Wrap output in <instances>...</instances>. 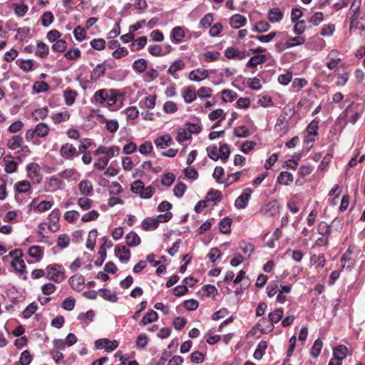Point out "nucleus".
<instances>
[{"mask_svg": "<svg viewBox=\"0 0 365 365\" xmlns=\"http://www.w3.org/2000/svg\"><path fill=\"white\" fill-rule=\"evenodd\" d=\"M267 349V342L266 341H261L255 351L254 358L256 360H260L264 354H265V351Z\"/></svg>", "mask_w": 365, "mask_h": 365, "instance_id": "obj_25", "label": "nucleus"}, {"mask_svg": "<svg viewBox=\"0 0 365 365\" xmlns=\"http://www.w3.org/2000/svg\"><path fill=\"white\" fill-rule=\"evenodd\" d=\"M322 346V341L320 339H316L311 349V356L314 358H317L320 354Z\"/></svg>", "mask_w": 365, "mask_h": 365, "instance_id": "obj_44", "label": "nucleus"}, {"mask_svg": "<svg viewBox=\"0 0 365 365\" xmlns=\"http://www.w3.org/2000/svg\"><path fill=\"white\" fill-rule=\"evenodd\" d=\"M58 175L62 178L73 180L75 181L78 180L81 177V174L73 168L66 169L65 170L60 172Z\"/></svg>", "mask_w": 365, "mask_h": 365, "instance_id": "obj_13", "label": "nucleus"}, {"mask_svg": "<svg viewBox=\"0 0 365 365\" xmlns=\"http://www.w3.org/2000/svg\"><path fill=\"white\" fill-rule=\"evenodd\" d=\"M266 59V56L264 54L255 55L249 60L247 66L255 68L257 65L264 63Z\"/></svg>", "mask_w": 365, "mask_h": 365, "instance_id": "obj_26", "label": "nucleus"}, {"mask_svg": "<svg viewBox=\"0 0 365 365\" xmlns=\"http://www.w3.org/2000/svg\"><path fill=\"white\" fill-rule=\"evenodd\" d=\"M98 237V232L96 230H91L88 236L86 242V247L90 250H93Z\"/></svg>", "mask_w": 365, "mask_h": 365, "instance_id": "obj_30", "label": "nucleus"}, {"mask_svg": "<svg viewBox=\"0 0 365 365\" xmlns=\"http://www.w3.org/2000/svg\"><path fill=\"white\" fill-rule=\"evenodd\" d=\"M310 262L312 264H317V267H323L324 266L326 259L324 255L322 254L319 255H313L311 257Z\"/></svg>", "mask_w": 365, "mask_h": 365, "instance_id": "obj_56", "label": "nucleus"}, {"mask_svg": "<svg viewBox=\"0 0 365 365\" xmlns=\"http://www.w3.org/2000/svg\"><path fill=\"white\" fill-rule=\"evenodd\" d=\"M218 152H219L220 159L223 162L227 161V160L229 158L230 154V148H229L228 145L225 144V143L220 145Z\"/></svg>", "mask_w": 365, "mask_h": 365, "instance_id": "obj_41", "label": "nucleus"}, {"mask_svg": "<svg viewBox=\"0 0 365 365\" xmlns=\"http://www.w3.org/2000/svg\"><path fill=\"white\" fill-rule=\"evenodd\" d=\"M37 310V304L35 302L31 303L24 310L22 314L25 319L30 318Z\"/></svg>", "mask_w": 365, "mask_h": 365, "instance_id": "obj_55", "label": "nucleus"}, {"mask_svg": "<svg viewBox=\"0 0 365 365\" xmlns=\"http://www.w3.org/2000/svg\"><path fill=\"white\" fill-rule=\"evenodd\" d=\"M361 6V0H354L350 9H349V14L350 16V29H353V24L355 20L359 17L360 9Z\"/></svg>", "mask_w": 365, "mask_h": 365, "instance_id": "obj_6", "label": "nucleus"}, {"mask_svg": "<svg viewBox=\"0 0 365 365\" xmlns=\"http://www.w3.org/2000/svg\"><path fill=\"white\" fill-rule=\"evenodd\" d=\"M292 181L293 176L290 173L287 171L281 172L277 177V182L279 184L289 185Z\"/></svg>", "mask_w": 365, "mask_h": 365, "instance_id": "obj_32", "label": "nucleus"}, {"mask_svg": "<svg viewBox=\"0 0 365 365\" xmlns=\"http://www.w3.org/2000/svg\"><path fill=\"white\" fill-rule=\"evenodd\" d=\"M284 16L283 12L279 7L271 9L268 12V19L271 22H279Z\"/></svg>", "mask_w": 365, "mask_h": 365, "instance_id": "obj_18", "label": "nucleus"}, {"mask_svg": "<svg viewBox=\"0 0 365 365\" xmlns=\"http://www.w3.org/2000/svg\"><path fill=\"white\" fill-rule=\"evenodd\" d=\"M234 134L238 138H246L250 135V132L247 127L240 126L235 128Z\"/></svg>", "mask_w": 365, "mask_h": 365, "instance_id": "obj_61", "label": "nucleus"}, {"mask_svg": "<svg viewBox=\"0 0 365 365\" xmlns=\"http://www.w3.org/2000/svg\"><path fill=\"white\" fill-rule=\"evenodd\" d=\"M208 157L214 161L220 159L218 149L216 145L208 146L207 148Z\"/></svg>", "mask_w": 365, "mask_h": 365, "instance_id": "obj_62", "label": "nucleus"}, {"mask_svg": "<svg viewBox=\"0 0 365 365\" xmlns=\"http://www.w3.org/2000/svg\"><path fill=\"white\" fill-rule=\"evenodd\" d=\"M59 153L62 158L69 160H72L74 158L79 155V152L77 149L68 143L61 145Z\"/></svg>", "mask_w": 365, "mask_h": 365, "instance_id": "obj_3", "label": "nucleus"}, {"mask_svg": "<svg viewBox=\"0 0 365 365\" xmlns=\"http://www.w3.org/2000/svg\"><path fill=\"white\" fill-rule=\"evenodd\" d=\"M149 52L153 56H164L170 52V47H150Z\"/></svg>", "mask_w": 365, "mask_h": 365, "instance_id": "obj_37", "label": "nucleus"}, {"mask_svg": "<svg viewBox=\"0 0 365 365\" xmlns=\"http://www.w3.org/2000/svg\"><path fill=\"white\" fill-rule=\"evenodd\" d=\"M78 187L81 195L89 197L93 195V186L89 180H81Z\"/></svg>", "mask_w": 365, "mask_h": 365, "instance_id": "obj_8", "label": "nucleus"}, {"mask_svg": "<svg viewBox=\"0 0 365 365\" xmlns=\"http://www.w3.org/2000/svg\"><path fill=\"white\" fill-rule=\"evenodd\" d=\"M101 292H102V297L111 302H116L118 300V297L115 294L112 293L109 289H101Z\"/></svg>", "mask_w": 365, "mask_h": 365, "instance_id": "obj_57", "label": "nucleus"}, {"mask_svg": "<svg viewBox=\"0 0 365 365\" xmlns=\"http://www.w3.org/2000/svg\"><path fill=\"white\" fill-rule=\"evenodd\" d=\"M98 217V212L93 210L83 215V216L81 217V221L83 222H88L97 220Z\"/></svg>", "mask_w": 365, "mask_h": 365, "instance_id": "obj_50", "label": "nucleus"}, {"mask_svg": "<svg viewBox=\"0 0 365 365\" xmlns=\"http://www.w3.org/2000/svg\"><path fill=\"white\" fill-rule=\"evenodd\" d=\"M206 199L207 201H213L216 204L222 200L221 192L217 190H211L207 194Z\"/></svg>", "mask_w": 365, "mask_h": 365, "instance_id": "obj_39", "label": "nucleus"}, {"mask_svg": "<svg viewBox=\"0 0 365 365\" xmlns=\"http://www.w3.org/2000/svg\"><path fill=\"white\" fill-rule=\"evenodd\" d=\"M158 319V314L153 310H150L147 312L143 317L140 323L143 325H145L149 323H152L153 322L157 321Z\"/></svg>", "mask_w": 365, "mask_h": 365, "instance_id": "obj_35", "label": "nucleus"}, {"mask_svg": "<svg viewBox=\"0 0 365 365\" xmlns=\"http://www.w3.org/2000/svg\"><path fill=\"white\" fill-rule=\"evenodd\" d=\"M348 349L344 345H339L333 349V356L337 360H342L347 355Z\"/></svg>", "mask_w": 365, "mask_h": 365, "instance_id": "obj_20", "label": "nucleus"}, {"mask_svg": "<svg viewBox=\"0 0 365 365\" xmlns=\"http://www.w3.org/2000/svg\"><path fill=\"white\" fill-rule=\"evenodd\" d=\"M250 55V52L245 50H240L238 47H228L225 51V56L227 58L241 60Z\"/></svg>", "mask_w": 365, "mask_h": 365, "instance_id": "obj_4", "label": "nucleus"}, {"mask_svg": "<svg viewBox=\"0 0 365 365\" xmlns=\"http://www.w3.org/2000/svg\"><path fill=\"white\" fill-rule=\"evenodd\" d=\"M172 143L173 139L169 135H161L154 140L155 145L160 149H165L169 147L171 145Z\"/></svg>", "mask_w": 365, "mask_h": 365, "instance_id": "obj_11", "label": "nucleus"}, {"mask_svg": "<svg viewBox=\"0 0 365 365\" xmlns=\"http://www.w3.org/2000/svg\"><path fill=\"white\" fill-rule=\"evenodd\" d=\"M34 91L37 93L47 91L49 89V86L45 81H36L33 85Z\"/></svg>", "mask_w": 365, "mask_h": 365, "instance_id": "obj_52", "label": "nucleus"}, {"mask_svg": "<svg viewBox=\"0 0 365 365\" xmlns=\"http://www.w3.org/2000/svg\"><path fill=\"white\" fill-rule=\"evenodd\" d=\"M63 96L65 98L66 104L70 106L74 103L77 93L71 88H67L63 92Z\"/></svg>", "mask_w": 365, "mask_h": 365, "instance_id": "obj_29", "label": "nucleus"}, {"mask_svg": "<svg viewBox=\"0 0 365 365\" xmlns=\"http://www.w3.org/2000/svg\"><path fill=\"white\" fill-rule=\"evenodd\" d=\"M80 214L76 210H69L64 213V220L70 223H74L78 218Z\"/></svg>", "mask_w": 365, "mask_h": 365, "instance_id": "obj_51", "label": "nucleus"}, {"mask_svg": "<svg viewBox=\"0 0 365 365\" xmlns=\"http://www.w3.org/2000/svg\"><path fill=\"white\" fill-rule=\"evenodd\" d=\"M208 76V71L205 69H197L190 73V79L193 81H201Z\"/></svg>", "mask_w": 365, "mask_h": 365, "instance_id": "obj_17", "label": "nucleus"}, {"mask_svg": "<svg viewBox=\"0 0 365 365\" xmlns=\"http://www.w3.org/2000/svg\"><path fill=\"white\" fill-rule=\"evenodd\" d=\"M106 67L104 64L100 63L93 70L91 74V80L97 81L101 76L105 74Z\"/></svg>", "mask_w": 365, "mask_h": 365, "instance_id": "obj_21", "label": "nucleus"}, {"mask_svg": "<svg viewBox=\"0 0 365 365\" xmlns=\"http://www.w3.org/2000/svg\"><path fill=\"white\" fill-rule=\"evenodd\" d=\"M184 125L185 126L186 129L189 130L191 135L197 134L200 133L202 129V125L200 122L196 123H186L184 124Z\"/></svg>", "mask_w": 365, "mask_h": 365, "instance_id": "obj_46", "label": "nucleus"}, {"mask_svg": "<svg viewBox=\"0 0 365 365\" xmlns=\"http://www.w3.org/2000/svg\"><path fill=\"white\" fill-rule=\"evenodd\" d=\"M55 51L63 52L65 51L64 56L68 60H75L78 58L81 55V51L78 48H73L68 51L64 49L65 47H53Z\"/></svg>", "mask_w": 365, "mask_h": 365, "instance_id": "obj_9", "label": "nucleus"}, {"mask_svg": "<svg viewBox=\"0 0 365 365\" xmlns=\"http://www.w3.org/2000/svg\"><path fill=\"white\" fill-rule=\"evenodd\" d=\"M70 113L68 111L65 110L63 112L52 113L51 119L55 124L60 123L63 121H66L70 118Z\"/></svg>", "mask_w": 365, "mask_h": 365, "instance_id": "obj_24", "label": "nucleus"}, {"mask_svg": "<svg viewBox=\"0 0 365 365\" xmlns=\"http://www.w3.org/2000/svg\"><path fill=\"white\" fill-rule=\"evenodd\" d=\"M220 53L218 51H207L200 55V58L207 62H212L218 59Z\"/></svg>", "mask_w": 365, "mask_h": 365, "instance_id": "obj_42", "label": "nucleus"}, {"mask_svg": "<svg viewBox=\"0 0 365 365\" xmlns=\"http://www.w3.org/2000/svg\"><path fill=\"white\" fill-rule=\"evenodd\" d=\"M15 188L19 193H26L31 189V184L27 180H21L15 184Z\"/></svg>", "mask_w": 365, "mask_h": 365, "instance_id": "obj_43", "label": "nucleus"}, {"mask_svg": "<svg viewBox=\"0 0 365 365\" xmlns=\"http://www.w3.org/2000/svg\"><path fill=\"white\" fill-rule=\"evenodd\" d=\"M108 93L106 90L100 89L95 93L93 98L96 103H103L108 99Z\"/></svg>", "mask_w": 365, "mask_h": 365, "instance_id": "obj_47", "label": "nucleus"}, {"mask_svg": "<svg viewBox=\"0 0 365 365\" xmlns=\"http://www.w3.org/2000/svg\"><path fill=\"white\" fill-rule=\"evenodd\" d=\"M49 133V127L45 123H38L34 129H29L26 132V139L27 141H31L35 135L38 138H45Z\"/></svg>", "mask_w": 365, "mask_h": 365, "instance_id": "obj_2", "label": "nucleus"}, {"mask_svg": "<svg viewBox=\"0 0 365 365\" xmlns=\"http://www.w3.org/2000/svg\"><path fill=\"white\" fill-rule=\"evenodd\" d=\"M48 114V109L46 107L36 109L31 114L33 118L38 121L44 120Z\"/></svg>", "mask_w": 365, "mask_h": 365, "instance_id": "obj_33", "label": "nucleus"}, {"mask_svg": "<svg viewBox=\"0 0 365 365\" xmlns=\"http://www.w3.org/2000/svg\"><path fill=\"white\" fill-rule=\"evenodd\" d=\"M32 356L28 350L24 351L20 356L19 362L21 365H29L31 362Z\"/></svg>", "mask_w": 365, "mask_h": 365, "instance_id": "obj_64", "label": "nucleus"}, {"mask_svg": "<svg viewBox=\"0 0 365 365\" xmlns=\"http://www.w3.org/2000/svg\"><path fill=\"white\" fill-rule=\"evenodd\" d=\"M192 138V135L187 130L185 125L183 127L180 128L178 130L177 140L179 143H182L184 141L190 140Z\"/></svg>", "mask_w": 365, "mask_h": 365, "instance_id": "obj_28", "label": "nucleus"}, {"mask_svg": "<svg viewBox=\"0 0 365 365\" xmlns=\"http://www.w3.org/2000/svg\"><path fill=\"white\" fill-rule=\"evenodd\" d=\"M125 242L129 247H136L140 245V238L135 232H130L125 236Z\"/></svg>", "mask_w": 365, "mask_h": 365, "instance_id": "obj_22", "label": "nucleus"}, {"mask_svg": "<svg viewBox=\"0 0 365 365\" xmlns=\"http://www.w3.org/2000/svg\"><path fill=\"white\" fill-rule=\"evenodd\" d=\"M247 22L246 18L240 14H235L230 19V26L234 29H240Z\"/></svg>", "mask_w": 365, "mask_h": 365, "instance_id": "obj_15", "label": "nucleus"}, {"mask_svg": "<svg viewBox=\"0 0 365 365\" xmlns=\"http://www.w3.org/2000/svg\"><path fill=\"white\" fill-rule=\"evenodd\" d=\"M11 264L12 267L19 273V276L22 277L23 279L26 280L27 279L26 264L23 259V257L17 260H12Z\"/></svg>", "mask_w": 365, "mask_h": 365, "instance_id": "obj_7", "label": "nucleus"}, {"mask_svg": "<svg viewBox=\"0 0 365 365\" xmlns=\"http://www.w3.org/2000/svg\"><path fill=\"white\" fill-rule=\"evenodd\" d=\"M208 118L210 120H215L216 119H220V120H222L225 118V113L222 109H216L211 112L208 115Z\"/></svg>", "mask_w": 365, "mask_h": 365, "instance_id": "obj_58", "label": "nucleus"}, {"mask_svg": "<svg viewBox=\"0 0 365 365\" xmlns=\"http://www.w3.org/2000/svg\"><path fill=\"white\" fill-rule=\"evenodd\" d=\"M68 282L72 288L80 290L84 284V277L82 275L75 274L69 278Z\"/></svg>", "mask_w": 365, "mask_h": 365, "instance_id": "obj_16", "label": "nucleus"}, {"mask_svg": "<svg viewBox=\"0 0 365 365\" xmlns=\"http://www.w3.org/2000/svg\"><path fill=\"white\" fill-rule=\"evenodd\" d=\"M182 96L184 101L187 103L193 102L197 98V93L195 89L192 87L184 88L182 90Z\"/></svg>", "mask_w": 365, "mask_h": 365, "instance_id": "obj_14", "label": "nucleus"}, {"mask_svg": "<svg viewBox=\"0 0 365 365\" xmlns=\"http://www.w3.org/2000/svg\"><path fill=\"white\" fill-rule=\"evenodd\" d=\"M237 98V93L232 90H224L222 92V99L224 102H232Z\"/></svg>", "mask_w": 365, "mask_h": 365, "instance_id": "obj_48", "label": "nucleus"}, {"mask_svg": "<svg viewBox=\"0 0 365 365\" xmlns=\"http://www.w3.org/2000/svg\"><path fill=\"white\" fill-rule=\"evenodd\" d=\"M79 142L81 144L78 146V152L80 153H84L86 150L89 148L93 144V141L91 138H83L79 140Z\"/></svg>", "mask_w": 365, "mask_h": 365, "instance_id": "obj_60", "label": "nucleus"}, {"mask_svg": "<svg viewBox=\"0 0 365 365\" xmlns=\"http://www.w3.org/2000/svg\"><path fill=\"white\" fill-rule=\"evenodd\" d=\"M185 67V63L181 60L175 61L168 68V73L174 75L177 71L182 70Z\"/></svg>", "mask_w": 365, "mask_h": 365, "instance_id": "obj_54", "label": "nucleus"}, {"mask_svg": "<svg viewBox=\"0 0 365 365\" xmlns=\"http://www.w3.org/2000/svg\"><path fill=\"white\" fill-rule=\"evenodd\" d=\"M142 228L144 230H155L159 225V220L156 218L147 217L142 222Z\"/></svg>", "mask_w": 365, "mask_h": 365, "instance_id": "obj_19", "label": "nucleus"}, {"mask_svg": "<svg viewBox=\"0 0 365 365\" xmlns=\"http://www.w3.org/2000/svg\"><path fill=\"white\" fill-rule=\"evenodd\" d=\"M52 205H53V202H52L46 201V200H43V201L40 202L34 207V210L38 211V212H43L47 211L49 209H51Z\"/></svg>", "mask_w": 365, "mask_h": 365, "instance_id": "obj_59", "label": "nucleus"}, {"mask_svg": "<svg viewBox=\"0 0 365 365\" xmlns=\"http://www.w3.org/2000/svg\"><path fill=\"white\" fill-rule=\"evenodd\" d=\"M283 314V309L278 308L269 314V318L272 323H277L282 319Z\"/></svg>", "mask_w": 365, "mask_h": 365, "instance_id": "obj_45", "label": "nucleus"}, {"mask_svg": "<svg viewBox=\"0 0 365 365\" xmlns=\"http://www.w3.org/2000/svg\"><path fill=\"white\" fill-rule=\"evenodd\" d=\"M98 255V257L94 262V264L96 267H100L103 264V262L105 261V259L106 258V248L104 247L103 245H102L101 246V247L99 248Z\"/></svg>", "mask_w": 365, "mask_h": 365, "instance_id": "obj_53", "label": "nucleus"}, {"mask_svg": "<svg viewBox=\"0 0 365 365\" xmlns=\"http://www.w3.org/2000/svg\"><path fill=\"white\" fill-rule=\"evenodd\" d=\"M23 141L24 140L22 136L19 135H14L11 139L8 140L7 146L11 150H16L21 147Z\"/></svg>", "mask_w": 365, "mask_h": 365, "instance_id": "obj_23", "label": "nucleus"}, {"mask_svg": "<svg viewBox=\"0 0 365 365\" xmlns=\"http://www.w3.org/2000/svg\"><path fill=\"white\" fill-rule=\"evenodd\" d=\"M185 33L183 28L180 26H176L173 29L171 32V39L174 43H180L182 42L183 38H185Z\"/></svg>", "mask_w": 365, "mask_h": 365, "instance_id": "obj_12", "label": "nucleus"}, {"mask_svg": "<svg viewBox=\"0 0 365 365\" xmlns=\"http://www.w3.org/2000/svg\"><path fill=\"white\" fill-rule=\"evenodd\" d=\"M70 243V237L68 235H61L57 240V245L61 248H66Z\"/></svg>", "mask_w": 365, "mask_h": 365, "instance_id": "obj_63", "label": "nucleus"}, {"mask_svg": "<svg viewBox=\"0 0 365 365\" xmlns=\"http://www.w3.org/2000/svg\"><path fill=\"white\" fill-rule=\"evenodd\" d=\"M46 277L48 279L52 280L56 283H60L66 278L63 267L58 264H52L46 267Z\"/></svg>", "mask_w": 365, "mask_h": 365, "instance_id": "obj_1", "label": "nucleus"}, {"mask_svg": "<svg viewBox=\"0 0 365 365\" xmlns=\"http://www.w3.org/2000/svg\"><path fill=\"white\" fill-rule=\"evenodd\" d=\"M232 220L228 217H225L219 222L220 231L222 233L227 234L230 232Z\"/></svg>", "mask_w": 365, "mask_h": 365, "instance_id": "obj_36", "label": "nucleus"}, {"mask_svg": "<svg viewBox=\"0 0 365 365\" xmlns=\"http://www.w3.org/2000/svg\"><path fill=\"white\" fill-rule=\"evenodd\" d=\"M252 190L251 188H246L243 190L242 193L236 199L235 205L237 209H244L246 207L251 195Z\"/></svg>", "mask_w": 365, "mask_h": 365, "instance_id": "obj_5", "label": "nucleus"}, {"mask_svg": "<svg viewBox=\"0 0 365 365\" xmlns=\"http://www.w3.org/2000/svg\"><path fill=\"white\" fill-rule=\"evenodd\" d=\"M31 29L29 27L19 28L14 36L16 40L23 41L30 34Z\"/></svg>", "mask_w": 365, "mask_h": 365, "instance_id": "obj_38", "label": "nucleus"}, {"mask_svg": "<svg viewBox=\"0 0 365 365\" xmlns=\"http://www.w3.org/2000/svg\"><path fill=\"white\" fill-rule=\"evenodd\" d=\"M318 233L322 236H329L331 230L330 225L325 222H320L317 227Z\"/></svg>", "mask_w": 365, "mask_h": 365, "instance_id": "obj_49", "label": "nucleus"}, {"mask_svg": "<svg viewBox=\"0 0 365 365\" xmlns=\"http://www.w3.org/2000/svg\"><path fill=\"white\" fill-rule=\"evenodd\" d=\"M101 123H105L107 130L110 133H115L119 128L118 123L116 120H107L102 118Z\"/></svg>", "mask_w": 365, "mask_h": 365, "instance_id": "obj_31", "label": "nucleus"}, {"mask_svg": "<svg viewBox=\"0 0 365 365\" xmlns=\"http://www.w3.org/2000/svg\"><path fill=\"white\" fill-rule=\"evenodd\" d=\"M29 255L36 261H40L43 255V249L40 246H32L29 249Z\"/></svg>", "mask_w": 365, "mask_h": 365, "instance_id": "obj_27", "label": "nucleus"}, {"mask_svg": "<svg viewBox=\"0 0 365 365\" xmlns=\"http://www.w3.org/2000/svg\"><path fill=\"white\" fill-rule=\"evenodd\" d=\"M114 252L115 255L121 262H128L130 257V252L125 246H116Z\"/></svg>", "mask_w": 365, "mask_h": 365, "instance_id": "obj_10", "label": "nucleus"}, {"mask_svg": "<svg viewBox=\"0 0 365 365\" xmlns=\"http://www.w3.org/2000/svg\"><path fill=\"white\" fill-rule=\"evenodd\" d=\"M148 67L147 61L144 58H139L134 61L133 68L138 73H143Z\"/></svg>", "mask_w": 365, "mask_h": 365, "instance_id": "obj_40", "label": "nucleus"}, {"mask_svg": "<svg viewBox=\"0 0 365 365\" xmlns=\"http://www.w3.org/2000/svg\"><path fill=\"white\" fill-rule=\"evenodd\" d=\"M78 206L83 210H88L92 207L93 202L91 199L87 197H79L77 200Z\"/></svg>", "mask_w": 365, "mask_h": 365, "instance_id": "obj_34", "label": "nucleus"}]
</instances>
